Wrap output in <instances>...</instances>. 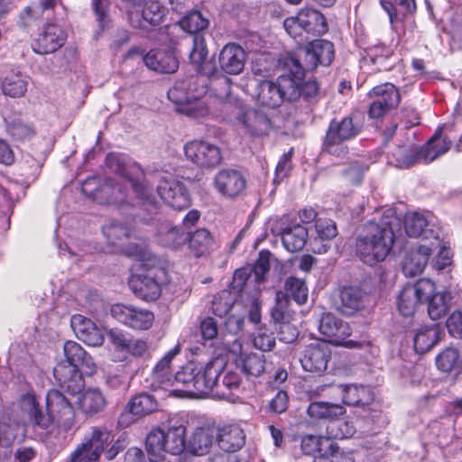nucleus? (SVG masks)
<instances>
[{
  "label": "nucleus",
  "instance_id": "f257e3e1",
  "mask_svg": "<svg viewBox=\"0 0 462 462\" xmlns=\"http://www.w3.org/2000/svg\"><path fill=\"white\" fill-rule=\"evenodd\" d=\"M401 218L394 208H386L378 223L366 226L365 234L357 237L356 254L368 265L383 261L392 250L397 234L401 232Z\"/></svg>",
  "mask_w": 462,
  "mask_h": 462
},
{
  "label": "nucleus",
  "instance_id": "f03ea898",
  "mask_svg": "<svg viewBox=\"0 0 462 462\" xmlns=\"http://www.w3.org/2000/svg\"><path fill=\"white\" fill-rule=\"evenodd\" d=\"M20 406L27 415L28 421L33 427L42 430L51 425L67 431L75 424L76 413L72 402L58 390H50L46 395V413H44L32 393L21 397Z\"/></svg>",
  "mask_w": 462,
  "mask_h": 462
},
{
  "label": "nucleus",
  "instance_id": "7ed1b4c3",
  "mask_svg": "<svg viewBox=\"0 0 462 462\" xmlns=\"http://www.w3.org/2000/svg\"><path fill=\"white\" fill-rule=\"evenodd\" d=\"M106 163L124 181V185H122L108 180L102 186L101 191L108 196L111 202H122L125 199V189L132 188L143 204L154 210L157 209V202L152 194V187L146 180H141L143 171L138 163L126 162L125 158L116 154L107 155Z\"/></svg>",
  "mask_w": 462,
  "mask_h": 462
},
{
  "label": "nucleus",
  "instance_id": "20e7f679",
  "mask_svg": "<svg viewBox=\"0 0 462 462\" xmlns=\"http://www.w3.org/2000/svg\"><path fill=\"white\" fill-rule=\"evenodd\" d=\"M63 350L66 361L54 367L53 374L61 388L75 394L83 386L82 374L92 375L97 365L93 358L75 341H67Z\"/></svg>",
  "mask_w": 462,
  "mask_h": 462
},
{
  "label": "nucleus",
  "instance_id": "39448f33",
  "mask_svg": "<svg viewBox=\"0 0 462 462\" xmlns=\"http://www.w3.org/2000/svg\"><path fill=\"white\" fill-rule=\"evenodd\" d=\"M208 93V79L203 75L189 76L177 80L168 91V98L176 110L194 118L208 115L209 107L205 100Z\"/></svg>",
  "mask_w": 462,
  "mask_h": 462
},
{
  "label": "nucleus",
  "instance_id": "423d86ee",
  "mask_svg": "<svg viewBox=\"0 0 462 462\" xmlns=\"http://www.w3.org/2000/svg\"><path fill=\"white\" fill-rule=\"evenodd\" d=\"M145 448L151 462L163 459L165 453L180 455L186 449V427L171 424L167 431L152 429L146 437Z\"/></svg>",
  "mask_w": 462,
  "mask_h": 462
},
{
  "label": "nucleus",
  "instance_id": "0eeeda50",
  "mask_svg": "<svg viewBox=\"0 0 462 462\" xmlns=\"http://www.w3.org/2000/svg\"><path fill=\"white\" fill-rule=\"evenodd\" d=\"M359 132L360 126L351 116L332 120L326 132L323 151L337 157L346 154L348 148L344 143L355 138Z\"/></svg>",
  "mask_w": 462,
  "mask_h": 462
},
{
  "label": "nucleus",
  "instance_id": "6e6552de",
  "mask_svg": "<svg viewBox=\"0 0 462 462\" xmlns=\"http://www.w3.org/2000/svg\"><path fill=\"white\" fill-rule=\"evenodd\" d=\"M113 435L106 428H91L90 433L70 455V462H97L105 448L113 441Z\"/></svg>",
  "mask_w": 462,
  "mask_h": 462
},
{
  "label": "nucleus",
  "instance_id": "1a4fd4ad",
  "mask_svg": "<svg viewBox=\"0 0 462 462\" xmlns=\"http://www.w3.org/2000/svg\"><path fill=\"white\" fill-rule=\"evenodd\" d=\"M435 290V284L428 279L419 280L414 284H407L401 291L397 306L402 316H411L424 299H428Z\"/></svg>",
  "mask_w": 462,
  "mask_h": 462
},
{
  "label": "nucleus",
  "instance_id": "9d476101",
  "mask_svg": "<svg viewBox=\"0 0 462 462\" xmlns=\"http://www.w3.org/2000/svg\"><path fill=\"white\" fill-rule=\"evenodd\" d=\"M66 40L67 33L60 25L47 23L33 35L31 46L35 53L46 55L60 49Z\"/></svg>",
  "mask_w": 462,
  "mask_h": 462
},
{
  "label": "nucleus",
  "instance_id": "9b49d317",
  "mask_svg": "<svg viewBox=\"0 0 462 462\" xmlns=\"http://www.w3.org/2000/svg\"><path fill=\"white\" fill-rule=\"evenodd\" d=\"M320 334L328 338L336 346H344L348 348L361 347L362 343L346 339L351 335L347 322L337 319L331 313H323L319 325Z\"/></svg>",
  "mask_w": 462,
  "mask_h": 462
},
{
  "label": "nucleus",
  "instance_id": "f8f14e48",
  "mask_svg": "<svg viewBox=\"0 0 462 462\" xmlns=\"http://www.w3.org/2000/svg\"><path fill=\"white\" fill-rule=\"evenodd\" d=\"M188 161L194 165L209 169L218 165L222 160L220 149L214 143L203 140H192L184 145Z\"/></svg>",
  "mask_w": 462,
  "mask_h": 462
},
{
  "label": "nucleus",
  "instance_id": "ddd939ff",
  "mask_svg": "<svg viewBox=\"0 0 462 462\" xmlns=\"http://www.w3.org/2000/svg\"><path fill=\"white\" fill-rule=\"evenodd\" d=\"M285 65L289 74L279 76L277 82L281 89L282 102H293L300 97V79L304 78L305 69L294 56L288 57Z\"/></svg>",
  "mask_w": 462,
  "mask_h": 462
},
{
  "label": "nucleus",
  "instance_id": "4468645a",
  "mask_svg": "<svg viewBox=\"0 0 462 462\" xmlns=\"http://www.w3.org/2000/svg\"><path fill=\"white\" fill-rule=\"evenodd\" d=\"M226 366L223 357H215L205 365L196 363L197 374L193 381V394L213 395L216 387V378L221 374Z\"/></svg>",
  "mask_w": 462,
  "mask_h": 462
},
{
  "label": "nucleus",
  "instance_id": "2eb2a0df",
  "mask_svg": "<svg viewBox=\"0 0 462 462\" xmlns=\"http://www.w3.org/2000/svg\"><path fill=\"white\" fill-rule=\"evenodd\" d=\"M368 96L373 99L368 111L372 118L383 116L389 110L396 107L401 99L396 87L388 82L373 88Z\"/></svg>",
  "mask_w": 462,
  "mask_h": 462
},
{
  "label": "nucleus",
  "instance_id": "dca6fc26",
  "mask_svg": "<svg viewBox=\"0 0 462 462\" xmlns=\"http://www.w3.org/2000/svg\"><path fill=\"white\" fill-rule=\"evenodd\" d=\"M111 315L122 324L135 330L149 329L154 320L152 312L132 305H113L111 308Z\"/></svg>",
  "mask_w": 462,
  "mask_h": 462
},
{
  "label": "nucleus",
  "instance_id": "f3484780",
  "mask_svg": "<svg viewBox=\"0 0 462 462\" xmlns=\"http://www.w3.org/2000/svg\"><path fill=\"white\" fill-rule=\"evenodd\" d=\"M440 245V238L434 236V240L420 244L416 249L411 250L402 264V272L406 276L414 277L420 274L429 261L430 256L436 252Z\"/></svg>",
  "mask_w": 462,
  "mask_h": 462
},
{
  "label": "nucleus",
  "instance_id": "a211bd4d",
  "mask_svg": "<svg viewBox=\"0 0 462 462\" xmlns=\"http://www.w3.org/2000/svg\"><path fill=\"white\" fill-rule=\"evenodd\" d=\"M157 192L165 203L177 210H182L190 205V198L184 184L171 178L161 179Z\"/></svg>",
  "mask_w": 462,
  "mask_h": 462
},
{
  "label": "nucleus",
  "instance_id": "6ab92c4d",
  "mask_svg": "<svg viewBox=\"0 0 462 462\" xmlns=\"http://www.w3.org/2000/svg\"><path fill=\"white\" fill-rule=\"evenodd\" d=\"M334 60V45L326 40H315L304 50L303 68L313 70L319 65L328 66Z\"/></svg>",
  "mask_w": 462,
  "mask_h": 462
},
{
  "label": "nucleus",
  "instance_id": "aec40b11",
  "mask_svg": "<svg viewBox=\"0 0 462 462\" xmlns=\"http://www.w3.org/2000/svg\"><path fill=\"white\" fill-rule=\"evenodd\" d=\"M330 354L326 342H316L306 346L300 361L305 371L320 374L327 369Z\"/></svg>",
  "mask_w": 462,
  "mask_h": 462
},
{
  "label": "nucleus",
  "instance_id": "412c9836",
  "mask_svg": "<svg viewBox=\"0 0 462 462\" xmlns=\"http://www.w3.org/2000/svg\"><path fill=\"white\" fill-rule=\"evenodd\" d=\"M365 293L356 286L340 289L334 297V307L346 316H352L364 308Z\"/></svg>",
  "mask_w": 462,
  "mask_h": 462
},
{
  "label": "nucleus",
  "instance_id": "4be33fe9",
  "mask_svg": "<svg viewBox=\"0 0 462 462\" xmlns=\"http://www.w3.org/2000/svg\"><path fill=\"white\" fill-rule=\"evenodd\" d=\"M166 8L158 1L150 0L144 4L142 12H128V19L135 28H146V25H159L166 15Z\"/></svg>",
  "mask_w": 462,
  "mask_h": 462
},
{
  "label": "nucleus",
  "instance_id": "5701e85b",
  "mask_svg": "<svg viewBox=\"0 0 462 462\" xmlns=\"http://www.w3.org/2000/svg\"><path fill=\"white\" fill-rule=\"evenodd\" d=\"M26 435V425L14 415H4L0 418V450L6 456L8 448L19 438Z\"/></svg>",
  "mask_w": 462,
  "mask_h": 462
},
{
  "label": "nucleus",
  "instance_id": "b1692460",
  "mask_svg": "<svg viewBox=\"0 0 462 462\" xmlns=\"http://www.w3.org/2000/svg\"><path fill=\"white\" fill-rule=\"evenodd\" d=\"M245 50L236 43H227L218 55V63L223 72L229 75L240 74L245 64Z\"/></svg>",
  "mask_w": 462,
  "mask_h": 462
},
{
  "label": "nucleus",
  "instance_id": "393cba45",
  "mask_svg": "<svg viewBox=\"0 0 462 462\" xmlns=\"http://www.w3.org/2000/svg\"><path fill=\"white\" fill-rule=\"evenodd\" d=\"M70 323L77 337L87 345L99 346L103 344L104 333L91 319L82 315H74Z\"/></svg>",
  "mask_w": 462,
  "mask_h": 462
},
{
  "label": "nucleus",
  "instance_id": "a878e982",
  "mask_svg": "<svg viewBox=\"0 0 462 462\" xmlns=\"http://www.w3.org/2000/svg\"><path fill=\"white\" fill-rule=\"evenodd\" d=\"M143 60L150 69L160 73H173L179 68V60L173 49L152 50Z\"/></svg>",
  "mask_w": 462,
  "mask_h": 462
},
{
  "label": "nucleus",
  "instance_id": "bb28decb",
  "mask_svg": "<svg viewBox=\"0 0 462 462\" xmlns=\"http://www.w3.org/2000/svg\"><path fill=\"white\" fill-rule=\"evenodd\" d=\"M180 352V346L176 345L156 364L151 374V386L153 389H162L173 384L174 377L171 369V362Z\"/></svg>",
  "mask_w": 462,
  "mask_h": 462
},
{
  "label": "nucleus",
  "instance_id": "cd10ccee",
  "mask_svg": "<svg viewBox=\"0 0 462 462\" xmlns=\"http://www.w3.org/2000/svg\"><path fill=\"white\" fill-rule=\"evenodd\" d=\"M334 393H340L344 404L348 406L365 407L374 400V395L368 387L358 384L332 385Z\"/></svg>",
  "mask_w": 462,
  "mask_h": 462
},
{
  "label": "nucleus",
  "instance_id": "c85d7f7f",
  "mask_svg": "<svg viewBox=\"0 0 462 462\" xmlns=\"http://www.w3.org/2000/svg\"><path fill=\"white\" fill-rule=\"evenodd\" d=\"M281 89L277 80H258L252 90V97L263 106L275 108L282 105Z\"/></svg>",
  "mask_w": 462,
  "mask_h": 462
},
{
  "label": "nucleus",
  "instance_id": "c756f323",
  "mask_svg": "<svg viewBox=\"0 0 462 462\" xmlns=\"http://www.w3.org/2000/svg\"><path fill=\"white\" fill-rule=\"evenodd\" d=\"M215 187L219 193L227 197L238 195L245 188V180L236 170L220 171L215 177Z\"/></svg>",
  "mask_w": 462,
  "mask_h": 462
},
{
  "label": "nucleus",
  "instance_id": "7c9ffc66",
  "mask_svg": "<svg viewBox=\"0 0 462 462\" xmlns=\"http://www.w3.org/2000/svg\"><path fill=\"white\" fill-rule=\"evenodd\" d=\"M215 439L217 438L214 428L210 426L198 427L186 440V448L194 455L203 456L209 451Z\"/></svg>",
  "mask_w": 462,
  "mask_h": 462
},
{
  "label": "nucleus",
  "instance_id": "2f4dec72",
  "mask_svg": "<svg viewBox=\"0 0 462 462\" xmlns=\"http://www.w3.org/2000/svg\"><path fill=\"white\" fill-rule=\"evenodd\" d=\"M155 236L157 242L162 246L178 248L188 241L189 235L180 231L171 223L158 219L155 227Z\"/></svg>",
  "mask_w": 462,
  "mask_h": 462
},
{
  "label": "nucleus",
  "instance_id": "473e14b6",
  "mask_svg": "<svg viewBox=\"0 0 462 462\" xmlns=\"http://www.w3.org/2000/svg\"><path fill=\"white\" fill-rule=\"evenodd\" d=\"M237 121L253 136H262L271 129V121L266 115L254 109H248L239 115Z\"/></svg>",
  "mask_w": 462,
  "mask_h": 462
},
{
  "label": "nucleus",
  "instance_id": "72a5a7b5",
  "mask_svg": "<svg viewBox=\"0 0 462 462\" xmlns=\"http://www.w3.org/2000/svg\"><path fill=\"white\" fill-rule=\"evenodd\" d=\"M245 436L238 425H225L218 430L217 441L226 452H235L245 444Z\"/></svg>",
  "mask_w": 462,
  "mask_h": 462
},
{
  "label": "nucleus",
  "instance_id": "f704fd0d",
  "mask_svg": "<svg viewBox=\"0 0 462 462\" xmlns=\"http://www.w3.org/2000/svg\"><path fill=\"white\" fill-rule=\"evenodd\" d=\"M129 284L138 297L147 301L156 300L161 294L159 282L150 274L134 275Z\"/></svg>",
  "mask_w": 462,
  "mask_h": 462
},
{
  "label": "nucleus",
  "instance_id": "c9c22d12",
  "mask_svg": "<svg viewBox=\"0 0 462 462\" xmlns=\"http://www.w3.org/2000/svg\"><path fill=\"white\" fill-rule=\"evenodd\" d=\"M401 222L402 225L403 224L405 233L411 237H417L420 235L424 236V239L426 240H429L430 237H432L431 240H434L435 236L439 237V233H435L432 229H426V226H429L430 221L421 213H407L403 221L401 220Z\"/></svg>",
  "mask_w": 462,
  "mask_h": 462
},
{
  "label": "nucleus",
  "instance_id": "e433bc0d",
  "mask_svg": "<svg viewBox=\"0 0 462 462\" xmlns=\"http://www.w3.org/2000/svg\"><path fill=\"white\" fill-rule=\"evenodd\" d=\"M302 30L311 35H322L328 31L324 15L312 8H304L298 13Z\"/></svg>",
  "mask_w": 462,
  "mask_h": 462
},
{
  "label": "nucleus",
  "instance_id": "4c0bfd02",
  "mask_svg": "<svg viewBox=\"0 0 462 462\" xmlns=\"http://www.w3.org/2000/svg\"><path fill=\"white\" fill-rule=\"evenodd\" d=\"M78 404L85 415L94 416L105 409L106 401L98 389L89 388L79 396Z\"/></svg>",
  "mask_w": 462,
  "mask_h": 462
},
{
  "label": "nucleus",
  "instance_id": "58836bf2",
  "mask_svg": "<svg viewBox=\"0 0 462 462\" xmlns=\"http://www.w3.org/2000/svg\"><path fill=\"white\" fill-rule=\"evenodd\" d=\"M451 144L452 142L449 138L442 136L437 132L426 145L420 147L423 162L429 163L436 160L438 157L447 152L450 149Z\"/></svg>",
  "mask_w": 462,
  "mask_h": 462
},
{
  "label": "nucleus",
  "instance_id": "ea45409f",
  "mask_svg": "<svg viewBox=\"0 0 462 462\" xmlns=\"http://www.w3.org/2000/svg\"><path fill=\"white\" fill-rule=\"evenodd\" d=\"M281 236L285 249L293 253L301 250L306 245L308 230L301 225L297 224L282 229Z\"/></svg>",
  "mask_w": 462,
  "mask_h": 462
},
{
  "label": "nucleus",
  "instance_id": "a19ab883",
  "mask_svg": "<svg viewBox=\"0 0 462 462\" xmlns=\"http://www.w3.org/2000/svg\"><path fill=\"white\" fill-rule=\"evenodd\" d=\"M265 358L263 354L241 355L236 361V366L248 377H258L265 371Z\"/></svg>",
  "mask_w": 462,
  "mask_h": 462
},
{
  "label": "nucleus",
  "instance_id": "79ce46f5",
  "mask_svg": "<svg viewBox=\"0 0 462 462\" xmlns=\"http://www.w3.org/2000/svg\"><path fill=\"white\" fill-rule=\"evenodd\" d=\"M451 299L450 292H435V291L428 299H424V301L428 302V313L430 319L437 320L444 317L450 308Z\"/></svg>",
  "mask_w": 462,
  "mask_h": 462
},
{
  "label": "nucleus",
  "instance_id": "37998d69",
  "mask_svg": "<svg viewBox=\"0 0 462 462\" xmlns=\"http://www.w3.org/2000/svg\"><path fill=\"white\" fill-rule=\"evenodd\" d=\"M345 412L344 406L327 402H313L308 408L309 416L314 420H332Z\"/></svg>",
  "mask_w": 462,
  "mask_h": 462
},
{
  "label": "nucleus",
  "instance_id": "c03bdc74",
  "mask_svg": "<svg viewBox=\"0 0 462 462\" xmlns=\"http://www.w3.org/2000/svg\"><path fill=\"white\" fill-rule=\"evenodd\" d=\"M219 376L216 378V387L213 392V396L219 399H229L233 392L239 389L241 385V377L237 372L227 371L222 377L221 381Z\"/></svg>",
  "mask_w": 462,
  "mask_h": 462
},
{
  "label": "nucleus",
  "instance_id": "a18cd8bd",
  "mask_svg": "<svg viewBox=\"0 0 462 462\" xmlns=\"http://www.w3.org/2000/svg\"><path fill=\"white\" fill-rule=\"evenodd\" d=\"M300 448L304 454L323 457L331 448V439L327 437L306 435L301 438Z\"/></svg>",
  "mask_w": 462,
  "mask_h": 462
},
{
  "label": "nucleus",
  "instance_id": "49530a36",
  "mask_svg": "<svg viewBox=\"0 0 462 462\" xmlns=\"http://www.w3.org/2000/svg\"><path fill=\"white\" fill-rule=\"evenodd\" d=\"M439 331L437 327H421L414 336V350L418 354L428 352L439 341Z\"/></svg>",
  "mask_w": 462,
  "mask_h": 462
},
{
  "label": "nucleus",
  "instance_id": "de8ad7c7",
  "mask_svg": "<svg viewBox=\"0 0 462 462\" xmlns=\"http://www.w3.org/2000/svg\"><path fill=\"white\" fill-rule=\"evenodd\" d=\"M189 248L196 257L203 256L209 253L214 245V238L208 230L200 228L189 236Z\"/></svg>",
  "mask_w": 462,
  "mask_h": 462
},
{
  "label": "nucleus",
  "instance_id": "09e8293b",
  "mask_svg": "<svg viewBox=\"0 0 462 462\" xmlns=\"http://www.w3.org/2000/svg\"><path fill=\"white\" fill-rule=\"evenodd\" d=\"M276 68L274 58L266 53H261L254 57L252 61L251 71L254 77V82L263 80L272 76Z\"/></svg>",
  "mask_w": 462,
  "mask_h": 462
},
{
  "label": "nucleus",
  "instance_id": "8fccbe9b",
  "mask_svg": "<svg viewBox=\"0 0 462 462\" xmlns=\"http://www.w3.org/2000/svg\"><path fill=\"white\" fill-rule=\"evenodd\" d=\"M27 77L20 72H12L7 75L3 83L2 88L5 95L12 97H18L24 95L27 91Z\"/></svg>",
  "mask_w": 462,
  "mask_h": 462
},
{
  "label": "nucleus",
  "instance_id": "3c124183",
  "mask_svg": "<svg viewBox=\"0 0 462 462\" xmlns=\"http://www.w3.org/2000/svg\"><path fill=\"white\" fill-rule=\"evenodd\" d=\"M128 405L130 411L138 417L151 414L158 409L155 398L147 393H142L132 398Z\"/></svg>",
  "mask_w": 462,
  "mask_h": 462
},
{
  "label": "nucleus",
  "instance_id": "603ef678",
  "mask_svg": "<svg viewBox=\"0 0 462 462\" xmlns=\"http://www.w3.org/2000/svg\"><path fill=\"white\" fill-rule=\"evenodd\" d=\"M393 156L395 159V166L407 169L418 162H423L420 147L397 148Z\"/></svg>",
  "mask_w": 462,
  "mask_h": 462
},
{
  "label": "nucleus",
  "instance_id": "864d4df0",
  "mask_svg": "<svg viewBox=\"0 0 462 462\" xmlns=\"http://www.w3.org/2000/svg\"><path fill=\"white\" fill-rule=\"evenodd\" d=\"M208 20L199 11H193L186 14L180 22V27L193 35L199 34L208 26Z\"/></svg>",
  "mask_w": 462,
  "mask_h": 462
},
{
  "label": "nucleus",
  "instance_id": "5fc2aeb1",
  "mask_svg": "<svg viewBox=\"0 0 462 462\" xmlns=\"http://www.w3.org/2000/svg\"><path fill=\"white\" fill-rule=\"evenodd\" d=\"M208 57V49L205 42V38L202 34H196L193 36V46L189 54L191 63L197 66V70L200 73L210 75V72L205 70L202 64Z\"/></svg>",
  "mask_w": 462,
  "mask_h": 462
},
{
  "label": "nucleus",
  "instance_id": "6e6d98bb",
  "mask_svg": "<svg viewBox=\"0 0 462 462\" xmlns=\"http://www.w3.org/2000/svg\"><path fill=\"white\" fill-rule=\"evenodd\" d=\"M284 295L292 298L297 304H305L308 300V288L303 280L290 277L286 280L284 285Z\"/></svg>",
  "mask_w": 462,
  "mask_h": 462
},
{
  "label": "nucleus",
  "instance_id": "4d7b16f0",
  "mask_svg": "<svg viewBox=\"0 0 462 462\" xmlns=\"http://www.w3.org/2000/svg\"><path fill=\"white\" fill-rule=\"evenodd\" d=\"M272 318L275 322L293 320V312L289 309V299L282 291L276 294V304L272 310Z\"/></svg>",
  "mask_w": 462,
  "mask_h": 462
},
{
  "label": "nucleus",
  "instance_id": "13d9d810",
  "mask_svg": "<svg viewBox=\"0 0 462 462\" xmlns=\"http://www.w3.org/2000/svg\"><path fill=\"white\" fill-rule=\"evenodd\" d=\"M235 303V298L230 291H223L214 297L212 311L216 316L224 317L229 313Z\"/></svg>",
  "mask_w": 462,
  "mask_h": 462
},
{
  "label": "nucleus",
  "instance_id": "bf43d9fd",
  "mask_svg": "<svg viewBox=\"0 0 462 462\" xmlns=\"http://www.w3.org/2000/svg\"><path fill=\"white\" fill-rule=\"evenodd\" d=\"M196 373V362H189L175 374L174 382L183 384L188 392L193 393V381Z\"/></svg>",
  "mask_w": 462,
  "mask_h": 462
},
{
  "label": "nucleus",
  "instance_id": "052dcab7",
  "mask_svg": "<svg viewBox=\"0 0 462 462\" xmlns=\"http://www.w3.org/2000/svg\"><path fill=\"white\" fill-rule=\"evenodd\" d=\"M103 233L112 245H117L130 236L127 226L114 222L104 226Z\"/></svg>",
  "mask_w": 462,
  "mask_h": 462
},
{
  "label": "nucleus",
  "instance_id": "680f3d73",
  "mask_svg": "<svg viewBox=\"0 0 462 462\" xmlns=\"http://www.w3.org/2000/svg\"><path fill=\"white\" fill-rule=\"evenodd\" d=\"M216 97L223 102H232L231 79L220 75L211 82Z\"/></svg>",
  "mask_w": 462,
  "mask_h": 462
},
{
  "label": "nucleus",
  "instance_id": "e2e57ef3",
  "mask_svg": "<svg viewBox=\"0 0 462 462\" xmlns=\"http://www.w3.org/2000/svg\"><path fill=\"white\" fill-rule=\"evenodd\" d=\"M458 360V352L456 348L448 347L436 358L437 367L442 372H450Z\"/></svg>",
  "mask_w": 462,
  "mask_h": 462
},
{
  "label": "nucleus",
  "instance_id": "0e129e2a",
  "mask_svg": "<svg viewBox=\"0 0 462 462\" xmlns=\"http://www.w3.org/2000/svg\"><path fill=\"white\" fill-rule=\"evenodd\" d=\"M11 136L17 141H24L31 139L35 131L32 126L21 121L13 122L8 127Z\"/></svg>",
  "mask_w": 462,
  "mask_h": 462
},
{
  "label": "nucleus",
  "instance_id": "69168bd1",
  "mask_svg": "<svg viewBox=\"0 0 462 462\" xmlns=\"http://www.w3.org/2000/svg\"><path fill=\"white\" fill-rule=\"evenodd\" d=\"M316 231L321 240H331L337 235V229L333 220L318 218L315 224Z\"/></svg>",
  "mask_w": 462,
  "mask_h": 462
},
{
  "label": "nucleus",
  "instance_id": "338daca9",
  "mask_svg": "<svg viewBox=\"0 0 462 462\" xmlns=\"http://www.w3.org/2000/svg\"><path fill=\"white\" fill-rule=\"evenodd\" d=\"M322 458L326 462H354V456L351 451L340 450L337 445L331 439V448H329Z\"/></svg>",
  "mask_w": 462,
  "mask_h": 462
},
{
  "label": "nucleus",
  "instance_id": "774afa93",
  "mask_svg": "<svg viewBox=\"0 0 462 462\" xmlns=\"http://www.w3.org/2000/svg\"><path fill=\"white\" fill-rule=\"evenodd\" d=\"M448 333L456 338H462V309L454 311L447 319Z\"/></svg>",
  "mask_w": 462,
  "mask_h": 462
}]
</instances>
